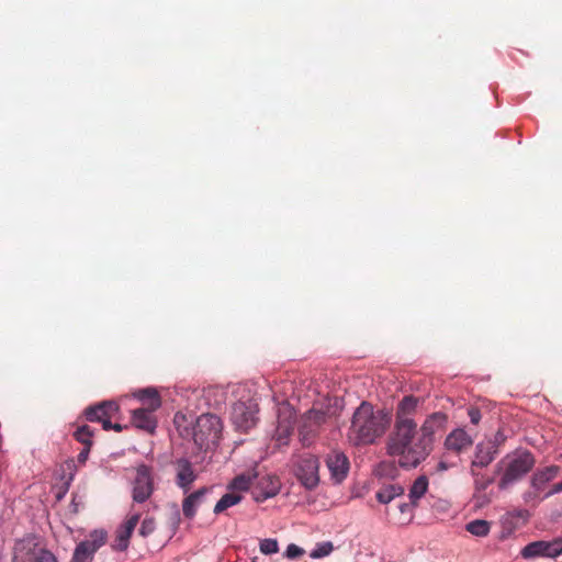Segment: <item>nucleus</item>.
<instances>
[{"mask_svg": "<svg viewBox=\"0 0 562 562\" xmlns=\"http://www.w3.org/2000/svg\"><path fill=\"white\" fill-rule=\"evenodd\" d=\"M99 404H103V411H105L108 417H111L112 414L117 413L120 407L116 402L114 401H103Z\"/></svg>", "mask_w": 562, "mask_h": 562, "instance_id": "obj_39", "label": "nucleus"}, {"mask_svg": "<svg viewBox=\"0 0 562 562\" xmlns=\"http://www.w3.org/2000/svg\"><path fill=\"white\" fill-rule=\"evenodd\" d=\"M222 428V420L218 416L210 413L200 415L192 428L194 443L201 450H207L211 446H216Z\"/></svg>", "mask_w": 562, "mask_h": 562, "instance_id": "obj_4", "label": "nucleus"}, {"mask_svg": "<svg viewBox=\"0 0 562 562\" xmlns=\"http://www.w3.org/2000/svg\"><path fill=\"white\" fill-rule=\"evenodd\" d=\"M156 529V524H155V520L154 518L151 517H146L142 524H140V528H139V535L144 538L148 537L149 535H151Z\"/></svg>", "mask_w": 562, "mask_h": 562, "instance_id": "obj_35", "label": "nucleus"}, {"mask_svg": "<svg viewBox=\"0 0 562 562\" xmlns=\"http://www.w3.org/2000/svg\"><path fill=\"white\" fill-rule=\"evenodd\" d=\"M424 401L414 395L404 396L396 406L394 430L387 441V453L392 456L395 450L403 449L417 434V424L413 416L419 404Z\"/></svg>", "mask_w": 562, "mask_h": 562, "instance_id": "obj_3", "label": "nucleus"}, {"mask_svg": "<svg viewBox=\"0 0 562 562\" xmlns=\"http://www.w3.org/2000/svg\"><path fill=\"white\" fill-rule=\"evenodd\" d=\"M560 472L558 465H549L543 469H538L530 479V486L538 493H546L547 485L553 481Z\"/></svg>", "mask_w": 562, "mask_h": 562, "instance_id": "obj_17", "label": "nucleus"}, {"mask_svg": "<svg viewBox=\"0 0 562 562\" xmlns=\"http://www.w3.org/2000/svg\"><path fill=\"white\" fill-rule=\"evenodd\" d=\"M91 446H85L83 449L79 452L77 460L79 463H85L89 457Z\"/></svg>", "mask_w": 562, "mask_h": 562, "instance_id": "obj_42", "label": "nucleus"}, {"mask_svg": "<svg viewBox=\"0 0 562 562\" xmlns=\"http://www.w3.org/2000/svg\"><path fill=\"white\" fill-rule=\"evenodd\" d=\"M280 481L274 475L261 476L256 485L252 487V498L257 503H262L271 497H274L280 492Z\"/></svg>", "mask_w": 562, "mask_h": 562, "instance_id": "obj_13", "label": "nucleus"}, {"mask_svg": "<svg viewBox=\"0 0 562 562\" xmlns=\"http://www.w3.org/2000/svg\"><path fill=\"white\" fill-rule=\"evenodd\" d=\"M326 465L335 483H341L348 475L350 463L342 451H333L326 458Z\"/></svg>", "mask_w": 562, "mask_h": 562, "instance_id": "obj_14", "label": "nucleus"}, {"mask_svg": "<svg viewBox=\"0 0 562 562\" xmlns=\"http://www.w3.org/2000/svg\"><path fill=\"white\" fill-rule=\"evenodd\" d=\"M471 475L474 479L475 490L479 492L485 491L493 482V477L485 476L475 471V469H471Z\"/></svg>", "mask_w": 562, "mask_h": 562, "instance_id": "obj_31", "label": "nucleus"}, {"mask_svg": "<svg viewBox=\"0 0 562 562\" xmlns=\"http://www.w3.org/2000/svg\"><path fill=\"white\" fill-rule=\"evenodd\" d=\"M389 423L386 413L375 411L371 403L363 401L352 415L348 440L356 447L372 445L385 432Z\"/></svg>", "mask_w": 562, "mask_h": 562, "instance_id": "obj_2", "label": "nucleus"}, {"mask_svg": "<svg viewBox=\"0 0 562 562\" xmlns=\"http://www.w3.org/2000/svg\"><path fill=\"white\" fill-rule=\"evenodd\" d=\"M562 554V536L554 538L550 541L538 540L532 541L525 546L520 555L526 559H536V558H557Z\"/></svg>", "mask_w": 562, "mask_h": 562, "instance_id": "obj_11", "label": "nucleus"}, {"mask_svg": "<svg viewBox=\"0 0 562 562\" xmlns=\"http://www.w3.org/2000/svg\"><path fill=\"white\" fill-rule=\"evenodd\" d=\"M294 475L304 488L315 490L319 484V460L316 456L304 453L294 463Z\"/></svg>", "mask_w": 562, "mask_h": 562, "instance_id": "obj_7", "label": "nucleus"}, {"mask_svg": "<svg viewBox=\"0 0 562 562\" xmlns=\"http://www.w3.org/2000/svg\"><path fill=\"white\" fill-rule=\"evenodd\" d=\"M100 423L104 430H112L113 423L110 420V417H104Z\"/></svg>", "mask_w": 562, "mask_h": 562, "instance_id": "obj_45", "label": "nucleus"}, {"mask_svg": "<svg viewBox=\"0 0 562 562\" xmlns=\"http://www.w3.org/2000/svg\"><path fill=\"white\" fill-rule=\"evenodd\" d=\"M133 396L143 403H148L151 409H158L161 406V400L155 387L139 389L133 393Z\"/></svg>", "mask_w": 562, "mask_h": 562, "instance_id": "obj_22", "label": "nucleus"}, {"mask_svg": "<svg viewBox=\"0 0 562 562\" xmlns=\"http://www.w3.org/2000/svg\"><path fill=\"white\" fill-rule=\"evenodd\" d=\"M375 472L379 476L395 477L397 474V469L394 463L383 461L379 463Z\"/></svg>", "mask_w": 562, "mask_h": 562, "instance_id": "obj_34", "label": "nucleus"}, {"mask_svg": "<svg viewBox=\"0 0 562 562\" xmlns=\"http://www.w3.org/2000/svg\"><path fill=\"white\" fill-rule=\"evenodd\" d=\"M498 450L494 449L492 442H487L486 440L477 442L474 449L473 460L471 461V469L488 467L498 456Z\"/></svg>", "mask_w": 562, "mask_h": 562, "instance_id": "obj_16", "label": "nucleus"}, {"mask_svg": "<svg viewBox=\"0 0 562 562\" xmlns=\"http://www.w3.org/2000/svg\"><path fill=\"white\" fill-rule=\"evenodd\" d=\"M125 428V426L121 425V424H113L112 426V430H115V431H122L123 429Z\"/></svg>", "mask_w": 562, "mask_h": 562, "instance_id": "obj_47", "label": "nucleus"}, {"mask_svg": "<svg viewBox=\"0 0 562 562\" xmlns=\"http://www.w3.org/2000/svg\"><path fill=\"white\" fill-rule=\"evenodd\" d=\"M558 493H562V480L559 483L554 484L548 492H546L544 497H550Z\"/></svg>", "mask_w": 562, "mask_h": 562, "instance_id": "obj_43", "label": "nucleus"}, {"mask_svg": "<svg viewBox=\"0 0 562 562\" xmlns=\"http://www.w3.org/2000/svg\"><path fill=\"white\" fill-rule=\"evenodd\" d=\"M447 423L448 416L442 412L428 415L420 426L419 436L409 439V443L395 450L392 457L397 458L398 465L403 469L417 468L432 451L435 435L445 430Z\"/></svg>", "mask_w": 562, "mask_h": 562, "instance_id": "obj_1", "label": "nucleus"}, {"mask_svg": "<svg viewBox=\"0 0 562 562\" xmlns=\"http://www.w3.org/2000/svg\"><path fill=\"white\" fill-rule=\"evenodd\" d=\"M155 411L156 409H151V407L134 409L132 412L133 425L138 429L154 432L157 427V420L154 415Z\"/></svg>", "mask_w": 562, "mask_h": 562, "instance_id": "obj_19", "label": "nucleus"}, {"mask_svg": "<svg viewBox=\"0 0 562 562\" xmlns=\"http://www.w3.org/2000/svg\"><path fill=\"white\" fill-rule=\"evenodd\" d=\"M92 436L93 429L88 425L79 426L74 432L76 440L81 442L83 446H92Z\"/></svg>", "mask_w": 562, "mask_h": 562, "instance_id": "obj_29", "label": "nucleus"}, {"mask_svg": "<svg viewBox=\"0 0 562 562\" xmlns=\"http://www.w3.org/2000/svg\"><path fill=\"white\" fill-rule=\"evenodd\" d=\"M140 519L139 513H132L128 517L117 527L115 539L112 543V549L119 552H124L128 549L130 539Z\"/></svg>", "mask_w": 562, "mask_h": 562, "instance_id": "obj_12", "label": "nucleus"}, {"mask_svg": "<svg viewBox=\"0 0 562 562\" xmlns=\"http://www.w3.org/2000/svg\"><path fill=\"white\" fill-rule=\"evenodd\" d=\"M258 405L254 401H238L232 405L231 420L240 431H247L258 422Z\"/></svg>", "mask_w": 562, "mask_h": 562, "instance_id": "obj_10", "label": "nucleus"}, {"mask_svg": "<svg viewBox=\"0 0 562 562\" xmlns=\"http://www.w3.org/2000/svg\"><path fill=\"white\" fill-rule=\"evenodd\" d=\"M296 423V412L289 404H282L278 408L277 425L272 439L278 447L288 446Z\"/></svg>", "mask_w": 562, "mask_h": 562, "instance_id": "obj_8", "label": "nucleus"}, {"mask_svg": "<svg viewBox=\"0 0 562 562\" xmlns=\"http://www.w3.org/2000/svg\"><path fill=\"white\" fill-rule=\"evenodd\" d=\"M252 477L247 474L236 475L227 485L228 491L235 493L246 492L251 487Z\"/></svg>", "mask_w": 562, "mask_h": 562, "instance_id": "obj_26", "label": "nucleus"}, {"mask_svg": "<svg viewBox=\"0 0 562 562\" xmlns=\"http://www.w3.org/2000/svg\"><path fill=\"white\" fill-rule=\"evenodd\" d=\"M210 492L207 487H201L189 494L182 502V512L184 517L191 519L195 516L199 506L202 504L205 495Z\"/></svg>", "mask_w": 562, "mask_h": 562, "instance_id": "obj_21", "label": "nucleus"}, {"mask_svg": "<svg viewBox=\"0 0 562 562\" xmlns=\"http://www.w3.org/2000/svg\"><path fill=\"white\" fill-rule=\"evenodd\" d=\"M103 406V404L98 403L87 407L83 412L86 419L91 423H100L104 417H108Z\"/></svg>", "mask_w": 562, "mask_h": 562, "instance_id": "obj_28", "label": "nucleus"}, {"mask_svg": "<svg viewBox=\"0 0 562 562\" xmlns=\"http://www.w3.org/2000/svg\"><path fill=\"white\" fill-rule=\"evenodd\" d=\"M428 490V479L425 475L418 476L409 488V501H412L413 505H417V502L427 493Z\"/></svg>", "mask_w": 562, "mask_h": 562, "instance_id": "obj_24", "label": "nucleus"}, {"mask_svg": "<svg viewBox=\"0 0 562 562\" xmlns=\"http://www.w3.org/2000/svg\"><path fill=\"white\" fill-rule=\"evenodd\" d=\"M318 429L319 428L315 427L313 424L312 425L310 424L306 427V430H305V443H303L304 446H308L311 443L312 438L316 435Z\"/></svg>", "mask_w": 562, "mask_h": 562, "instance_id": "obj_41", "label": "nucleus"}, {"mask_svg": "<svg viewBox=\"0 0 562 562\" xmlns=\"http://www.w3.org/2000/svg\"><path fill=\"white\" fill-rule=\"evenodd\" d=\"M328 418V414L326 411L319 408H311L310 411H307L303 417H302V420H301V425L299 427V435H300V440L302 441V443H305V430H306V427L311 424H313L315 427H321L322 425H324L326 423Z\"/></svg>", "mask_w": 562, "mask_h": 562, "instance_id": "obj_20", "label": "nucleus"}, {"mask_svg": "<svg viewBox=\"0 0 562 562\" xmlns=\"http://www.w3.org/2000/svg\"><path fill=\"white\" fill-rule=\"evenodd\" d=\"M546 498L547 497H544V494L541 495L540 493L536 492L533 488H531L530 491H527L522 494V499L525 501V503H530V502L540 503Z\"/></svg>", "mask_w": 562, "mask_h": 562, "instance_id": "obj_37", "label": "nucleus"}, {"mask_svg": "<svg viewBox=\"0 0 562 562\" xmlns=\"http://www.w3.org/2000/svg\"><path fill=\"white\" fill-rule=\"evenodd\" d=\"M106 538L104 529L91 530L88 538L76 546L71 562H92L95 552L105 544Z\"/></svg>", "mask_w": 562, "mask_h": 562, "instance_id": "obj_9", "label": "nucleus"}, {"mask_svg": "<svg viewBox=\"0 0 562 562\" xmlns=\"http://www.w3.org/2000/svg\"><path fill=\"white\" fill-rule=\"evenodd\" d=\"M333 550L334 546L330 541L318 542L310 552V558L322 559L329 555L333 552Z\"/></svg>", "mask_w": 562, "mask_h": 562, "instance_id": "obj_30", "label": "nucleus"}, {"mask_svg": "<svg viewBox=\"0 0 562 562\" xmlns=\"http://www.w3.org/2000/svg\"><path fill=\"white\" fill-rule=\"evenodd\" d=\"M303 554L304 550L294 543H290L283 553V555L289 560H294Z\"/></svg>", "mask_w": 562, "mask_h": 562, "instance_id": "obj_36", "label": "nucleus"}, {"mask_svg": "<svg viewBox=\"0 0 562 562\" xmlns=\"http://www.w3.org/2000/svg\"><path fill=\"white\" fill-rule=\"evenodd\" d=\"M416 505H413L412 501L409 503H402L398 505V509L401 513H409Z\"/></svg>", "mask_w": 562, "mask_h": 562, "instance_id": "obj_44", "label": "nucleus"}, {"mask_svg": "<svg viewBox=\"0 0 562 562\" xmlns=\"http://www.w3.org/2000/svg\"><path fill=\"white\" fill-rule=\"evenodd\" d=\"M30 562H58L56 555L45 548H40L34 551Z\"/></svg>", "mask_w": 562, "mask_h": 562, "instance_id": "obj_33", "label": "nucleus"}, {"mask_svg": "<svg viewBox=\"0 0 562 562\" xmlns=\"http://www.w3.org/2000/svg\"><path fill=\"white\" fill-rule=\"evenodd\" d=\"M259 550L265 555H271L279 551V543L276 538H266L260 540Z\"/></svg>", "mask_w": 562, "mask_h": 562, "instance_id": "obj_32", "label": "nucleus"}, {"mask_svg": "<svg viewBox=\"0 0 562 562\" xmlns=\"http://www.w3.org/2000/svg\"><path fill=\"white\" fill-rule=\"evenodd\" d=\"M507 439V436L503 430H497L493 438L485 439L487 442H492L494 445V449L498 450L499 446H502Z\"/></svg>", "mask_w": 562, "mask_h": 562, "instance_id": "obj_38", "label": "nucleus"}, {"mask_svg": "<svg viewBox=\"0 0 562 562\" xmlns=\"http://www.w3.org/2000/svg\"><path fill=\"white\" fill-rule=\"evenodd\" d=\"M449 468H450V465L447 462H445V461H440L437 464V471L438 472L447 471Z\"/></svg>", "mask_w": 562, "mask_h": 562, "instance_id": "obj_46", "label": "nucleus"}, {"mask_svg": "<svg viewBox=\"0 0 562 562\" xmlns=\"http://www.w3.org/2000/svg\"><path fill=\"white\" fill-rule=\"evenodd\" d=\"M535 457L528 450L508 457V462L498 483L499 490H506L521 480L535 467Z\"/></svg>", "mask_w": 562, "mask_h": 562, "instance_id": "obj_5", "label": "nucleus"}, {"mask_svg": "<svg viewBox=\"0 0 562 562\" xmlns=\"http://www.w3.org/2000/svg\"><path fill=\"white\" fill-rule=\"evenodd\" d=\"M155 492V480L151 467L142 463L135 469V476L131 481V496L134 503L144 504Z\"/></svg>", "mask_w": 562, "mask_h": 562, "instance_id": "obj_6", "label": "nucleus"}, {"mask_svg": "<svg viewBox=\"0 0 562 562\" xmlns=\"http://www.w3.org/2000/svg\"><path fill=\"white\" fill-rule=\"evenodd\" d=\"M241 499H243L241 494L229 491L228 493L224 494L220 498V501L216 503L213 512H214V514L217 515V514L226 510L227 508L239 504L241 502Z\"/></svg>", "mask_w": 562, "mask_h": 562, "instance_id": "obj_25", "label": "nucleus"}, {"mask_svg": "<svg viewBox=\"0 0 562 562\" xmlns=\"http://www.w3.org/2000/svg\"><path fill=\"white\" fill-rule=\"evenodd\" d=\"M468 415H469L470 422L473 425H477L482 418V414H481L480 409L476 407L469 408Z\"/></svg>", "mask_w": 562, "mask_h": 562, "instance_id": "obj_40", "label": "nucleus"}, {"mask_svg": "<svg viewBox=\"0 0 562 562\" xmlns=\"http://www.w3.org/2000/svg\"><path fill=\"white\" fill-rule=\"evenodd\" d=\"M404 488L397 484H389L376 492V499L381 504H389L396 497L403 495Z\"/></svg>", "mask_w": 562, "mask_h": 562, "instance_id": "obj_23", "label": "nucleus"}, {"mask_svg": "<svg viewBox=\"0 0 562 562\" xmlns=\"http://www.w3.org/2000/svg\"><path fill=\"white\" fill-rule=\"evenodd\" d=\"M472 443V437L463 428L453 429L445 439L446 449L457 453L469 448Z\"/></svg>", "mask_w": 562, "mask_h": 562, "instance_id": "obj_18", "label": "nucleus"}, {"mask_svg": "<svg viewBox=\"0 0 562 562\" xmlns=\"http://www.w3.org/2000/svg\"><path fill=\"white\" fill-rule=\"evenodd\" d=\"M176 483L183 493H188L192 483L196 480V473L192 462L187 458H179L175 461Z\"/></svg>", "mask_w": 562, "mask_h": 562, "instance_id": "obj_15", "label": "nucleus"}, {"mask_svg": "<svg viewBox=\"0 0 562 562\" xmlns=\"http://www.w3.org/2000/svg\"><path fill=\"white\" fill-rule=\"evenodd\" d=\"M490 522L484 519H475L465 525V530L476 537H485L490 533Z\"/></svg>", "mask_w": 562, "mask_h": 562, "instance_id": "obj_27", "label": "nucleus"}]
</instances>
